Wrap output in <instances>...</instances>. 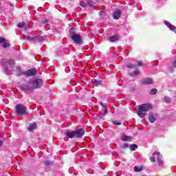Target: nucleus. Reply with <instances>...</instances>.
I'll return each instance as SVG.
<instances>
[{
  "instance_id": "1",
  "label": "nucleus",
  "mask_w": 176,
  "mask_h": 176,
  "mask_svg": "<svg viewBox=\"0 0 176 176\" xmlns=\"http://www.w3.org/2000/svg\"><path fill=\"white\" fill-rule=\"evenodd\" d=\"M85 133V129H78L76 131L67 129L65 131L64 135L66 138H82Z\"/></svg>"
},
{
  "instance_id": "2",
  "label": "nucleus",
  "mask_w": 176,
  "mask_h": 176,
  "mask_svg": "<svg viewBox=\"0 0 176 176\" xmlns=\"http://www.w3.org/2000/svg\"><path fill=\"white\" fill-rule=\"evenodd\" d=\"M151 108L152 105L151 104H142V105L139 106L138 109L136 111L137 115L139 116V118H141V119H144L146 115V112H148V111H149V109Z\"/></svg>"
},
{
  "instance_id": "3",
  "label": "nucleus",
  "mask_w": 176,
  "mask_h": 176,
  "mask_svg": "<svg viewBox=\"0 0 176 176\" xmlns=\"http://www.w3.org/2000/svg\"><path fill=\"white\" fill-rule=\"evenodd\" d=\"M15 114L17 116L21 115V116H27L28 115V111H27V107L24 104L19 103L15 107Z\"/></svg>"
},
{
  "instance_id": "4",
  "label": "nucleus",
  "mask_w": 176,
  "mask_h": 176,
  "mask_svg": "<svg viewBox=\"0 0 176 176\" xmlns=\"http://www.w3.org/2000/svg\"><path fill=\"white\" fill-rule=\"evenodd\" d=\"M69 32L72 34V40L76 43V45H82L83 39H82V36L76 34V32H74V28L69 30Z\"/></svg>"
},
{
  "instance_id": "5",
  "label": "nucleus",
  "mask_w": 176,
  "mask_h": 176,
  "mask_svg": "<svg viewBox=\"0 0 176 176\" xmlns=\"http://www.w3.org/2000/svg\"><path fill=\"white\" fill-rule=\"evenodd\" d=\"M30 83L33 90H35V89H41V87L43 86V80L41 78L31 80Z\"/></svg>"
},
{
  "instance_id": "6",
  "label": "nucleus",
  "mask_w": 176,
  "mask_h": 176,
  "mask_svg": "<svg viewBox=\"0 0 176 176\" xmlns=\"http://www.w3.org/2000/svg\"><path fill=\"white\" fill-rule=\"evenodd\" d=\"M6 65H7V67H6L4 69L5 74H6V75H12V74H13V72H12L11 69H9V67H14V60L10 59V60L6 61Z\"/></svg>"
},
{
  "instance_id": "7",
  "label": "nucleus",
  "mask_w": 176,
  "mask_h": 176,
  "mask_svg": "<svg viewBox=\"0 0 176 176\" xmlns=\"http://www.w3.org/2000/svg\"><path fill=\"white\" fill-rule=\"evenodd\" d=\"M36 74H38V70L34 68V69H30L25 72H21L20 75L21 76H26L27 78H30L31 76H35Z\"/></svg>"
},
{
  "instance_id": "8",
  "label": "nucleus",
  "mask_w": 176,
  "mask_h": 176,
  "mask_svg": "<svg viewBox=\"0 0 176 176\" xmlns=\"http://www.w3.org/2000/svg\"><path fill=\"white\" fill-rule=\"evenodd\" d=\"M21 90L24 91L25 93H28V91H33L34 88H32V85L31 84V81L26 82L25 84H23L21 86Z\"/></svg>"
},
{
  "instance_id": "9",
  "label": "nucleus",
  "mask_w": 176,
  "mask_h": 176,
  "mask_svg": "<svg viewBox=\"0 0 176 176\" xmlns=\"http://www.w3.org/2000/svg\"><path fill=\"white\" fill-rule=\"evenodd\" d=\"M122 16V11L120 9H116L113 12V19L114 20H119Z\"/></svg>"
},
{
  "instance_id": "10",
  "label": "nucleus",
  "mask_w": 176,
  "mask_h": 176,
  "mask_svg": "<svg viewBox=\"0 0 176 176\" xmlns=\"http://www.w3.org/2000/svg\"><path fill=\"white\" fill-rule=\"evenodd\" d=\"M155 155L157 156V160L158 166L160 167H162V166H163V161L162 160V157H160V152L155 151L153 153V156H155Z\"/></svg>"
},
{
  "instance_id": "11",
  "label": "nucleus",
  "mask_w": 176,
  "mask_h": 176,
  "mask_svg": "<svg viewBox=\"0 0 176 176\" xmlns=\"http://www.w3.org/2000/svg\"><path fill=\"white\" fill-rule=\"evenodd\" d=\"M164 23L165 24V25H166L168 27V28H169V30H170V31H173V32H175V34H176V27L175 26L173 25L168 21H164Z\"/></svg>"
},
{
  "instance_id": "12",
  "label": "nucleus",
  "mask_w": 176,
  "mask_h": 176,
  "mask_svg": "<svg viewBox=\"0 0 176 176\" xmlns=\"http://www.w3.org/2000/svg\"><path fill=\"white\" fill-rule=\"evenodd\" d=\"M148 119L151 123H155L156 119H157V114L155 113H150L148 115Z\"/></svg>"
},
{
  "instance_id": "13",
  "label": "nucleus",
  "mask_w": 176,
  "mask_h": 176,
  "mask_svg": "<svg viewBox=\"0 0 176 176\" xmlns=\"http://www.w3.org/2000/svg\"><path fill=\"white\" fill-rule=\"evenodd\" d=\"M142 85H153V79L151 78H143L141 80Z\"/></svg>"
},
{
  "instance_id": "14",
  "label": "nucleus",
  "mask_w": 176,
  "mask_h": 176,
  "mask_svg": "<svg viewBox=\"0 0 176 176\" xmlns=\"http://www.w3.org/2000/svg\"><path fill=\"white\" fill-rule=\"evenodd\" d=\"M43 36H36L34 37H32V42H38V43H40V42H43Z\"/></svg>"
},
{
  "instance_id": "15",
  "label": "nucleus",
  "mask_w": 176,
  "mask_h": 176,
  "mask_svg": "<svg viewBox=\"0 0 176 176\" xmlns=\"http://www.w3.org/2000/svg\"><path fill=\"white\" fill-rule=\"evenodd\" d=\"M19 28H21V30H23V31H25V30H28V25L25 23V22H20L18 24Z\"/></svg>"
},
{
  "instance_id": "16",
  "label": "nucleus",
  "mask_w": 176,
  "mask_h": 176,
  "mask_svg": "<svg viewBox=\"0 0 176 176\" xmlns=\"http://www.w3.org/2000/svg\"><path fill=\"white\" fill-rule=\"evenodd\" d=\"M121 140H122V141H124V142H130V141H131L132 138H131V136H127L125 134H123L121 136Z\"/></svg>"
},
{
  "instance_id": "17",
  "label": "nucleus",
  "mask_w": 176,
  "mask_h": 176,
  "mask_svg": "<svg viewBox=\"0 0 176 176\" xmlns=\"http://www.w3.org/2000/svg\"><path fill=\"white\" fill-rule=\"evenodd\" d=\"M35 129H36V122H33L28 126V130L29 131H34Z\"/></svg>"
},
{
  "instance_id": "18",
  "label": "nucleus",
  "mask_w": 176,
  "mask_h": 176,
  "mask_svg": "<svg viewBox=\"0 0 176 176\" xmlns=\"http://www.w3.org/2000/svg\"><path fill=\"white\" fill-rule=\"evenodd\" d=\"M92 83L94 86L98 87V86H101V85H102V81H101V80H93Z\"/></svg>"
},
{
  "instance_id": "19",
  "label": "nucleus",
  "mask_w": 176,
  "mask_h": 176,
  "mask_svg": "<svg viewBox=\"0 0 176 176\" xmlns=\"http://www.w3.org/2000/svg\"><path fill=\"white\" fill-rule=\"evenodd\" d=\"M116 41H119V36H113L109 37V41L110 42H116Z\"/></svg>"
},
{
  "instance_id": "20",
  "label": "nucleus",
  "mask_w": 176,
  "mask_h": 176,
  "mask_svg": "<svg viewBox=\"0 0 176 176\" xmlns=\"http://www.w3.org/2000/svg\"><path fill=\"white\" fill-rule=\"evenodd\" d=\"M129 149H130V151H135L136 149H138V145L131 144V145H129Z\"/></svg>"
},
{
  "instance_id": "21",
  "label": "nucleus",
  "mask_w": 176,
  "mask_h": 176,
  "mask_svg": "<svg viewBox=\"0 0 176 176\" xmlns=\"http://www.w3.org/2000/svg\"><path fill=\"white\" fill-rule=\"evenodd\" d=\"M138 75H140V71H138V70H136V71L133 72L129 74V76H133V77L138 76Z\"/></svg>"
},
{
  "instance_id": "22",
  "label": "nucleus",
  "mask_w": 176,
  "mask_h": 176,
  "mask_svg": "<svg viewBox=\"0 0 176 176\" xmlns=\"http://www.w3.org/2000/svg\"><path fill=\"white\" fill-rule=\"evenodd\" d=\"M105 113H102L99 115H98L96 118V120H100V119H102V118H104V116H105Z\"/></svg>"
},
{
  "instance_id": "23",
  "label": "nucleus",
  "mask_w": 176,
  "mask_h": 176,
  "mask_svg": "<svg viewBox=\"0 0 176 176\" xmlns=\"http://www.w3.org/2000/svg\"><path fill=\"white\" fill-rule=\"evenodd\" d=\"M23 39H25L26 41H30V42H32V37H30V36L23 34Z\"/></svg>"
},
{
  "instance_id": "24",
  "label": "nucleus",
  "mask_w": 176,
  "mask_h": 176,
  "mask_svg": "<svg viewBox=\"0 0 176 176\" xmlns=\"http://www.w3.org/2000/svg\"><path fill=\"white\" fill-rule=\"evenodd\" d=\"M121 149H126L127 148H129V143H124L123 144L120 145Z\"/></svg>"
},
{
  "instance_id": "25",
  "label": "nucleus",
  "mask_w": 176,
  "mask_h": 176,
  "mask_svg": "<svg viewBox=\"0 0 176 176\" xmlns=\"http://www.w3.org/2000/svg\"><path fill=\"white\" fill-rule=\"evenodd\" d=\"M134 171L135 173H141V171H142V168L138 167V166H135L134 167Z\"/></svg>"
},
{
  "instance_id": "26",
  "label": "nucleus",
  "mask_w": 176,
  "mask_h": 176,
  "mask_svg": "<svg viewBox=\"0 0 176 176\" xmlns=\"http://www.w3.org/2000/svg\"><path fill=\"white\" fill-rule=\"evenodd\" d=\"M87 5L89 6V8H93V6H94V1H92L91 0H88Z\"/></svg>"
},
{
  "instance_id": "27",
  "label": "nucleus",
  "mask_w": 176,
  "mask_h": 176,
  "mask_svg": "<svg viewBox=\"0 0 176 176\" xmlns=\"http://www.w3.org/2000/svg\"><path fill=\"white\" fill-rule=\"evenodd\" d=\"M100 104L101 105L102 108H103V109H105L104 112H108V109H107V105L104 104V102H100Z\"/></svg>"
},
{
  "instance_id": "28",
  "label": "nucleus",
  "mask_w": 176,
  "mask_h": 176,
  "mask_svg": "<svg viewBox=\"0 0 176 176\" xmlns=\"http://www.w3.org/2000/svg\"><path fill=\"white\" fill-rule=\"evenodd\" d=\"M156 93H157V89H153L150 91V96H155V94H156Z\"/></svg>"
},
{
  "instance_id": "29",
  "label": "nucleus",
  "mask_w": 176,
  "mask_h": 176,
  "mask_svg": "<svg viewBox=\"0 0 176 176\" xmlns=\"http://www.w3.org/2000/svg\"><path fill=\"white\" fill-rule=\"evenodd\" d=\"M155 159H157V157L155 155H153V156L150 157V160L151 162H152V163L156 162V160Z\"/></svg>"
},
{
  "instance_id": "30",
  "label": "nucleus",
  "mask_w": 176,
  "mask_h": 176,
  "mask_svg": "<svg viewBox=\"0 0 176 176\" xmlns=\"http://www.w3.org/2000/svg\"><path fill=\"white\" fill-rule=\"evenodd\" d=\"M126 67H127V68L131 69V68H135V67H137V65H133L131 63H127Z\"/></svg>"
},
{
  "instance_id": "31",
  "label": "nucleus",
  "mask_w": 176,
  "mask_h": 176,
  "mask_svg": "<svg viewBox=\"0 0 176 176\" xmlns=\"http://www.w3.org/2000/svg\"><path fill=\"white\" fill-rule=\"evenodd\" d=\"M71 50L68 47H66L63 50L64 54H69Z\"/></svg>"
},
{
  "instance_id": "32",
  "label": "nucleus",
  "mask_w": 176,
  "mask_h": 176,
  "mask_svg": "<svg viewBox=\"0 0 176 176\" xmlns=\"http://www.w3.org/2000/svg\"><path fill=\"white\" fill-rule=\"evenodd\" d=\"M56 56H64V51L63 50H58L56 52Z\"/></svg>"
},
{
  "instance_id": "33",
  "label": "nucleus",
  "mask_w": 176,
  "mask_h": 176,
  "mask_svg": "<svg viewBox=\"0 0 176 176\" xmlns=\"http://www.w3.org/2000/svg\"><path fill=\"white\" fill-rule=\"evenodd\" d=\"M44 166L49 167V166H52V162L50 161H45L44 162Z\"/></svg>"
},
{
  "instance_id": "34",
  "label": "nucleus",
  "mask_w": 176,
  "mask_h": 176,
  "mask_svg": "<svg viewBox=\"0 0 176 176\" xmlns=\"http://www.w3.org/2000/svg\"><path fill=\"white\" fill-rule=\"evenodd\" d=\"M10 46V44L6 43V41H5L3 43V47L4 49H7V47H9Z\"/></svg>"
},
{
  "instance_id": "35",
  "label": "nucleus",
  "mask_w": 176,
  "mask_h": 176,
  "mask_svg": "<svg viewBox=\"0 0 176 176\" xmlns=\"http://www.w3.org/2000/svg\"><path fill=\"white\" fill-rule=\"evenodd\" d=\"M164 100H165V102H166L167 104L170 103V101H171V98L167 97V96H165V98H164Z\"/></svg>"
},
{
  "instance_id": "36",
  "label": "nucleus",
  "mask_w": 176,
  "mask_h": 176,
  "mask_svg": "<svg viewBox=\"0 0 176 176\" xmlns=\"http://www.w3.org/2000/svg\"><path fill=\"white\" fill-rule=\"evenodd\" d=\"M6 42V39L3 37H0V43H5Z\"/></svg>"
},
{
  "instance_id": "37",
  "label": "nucleus",
  "mask_w": 176,
  "mask_h": 176,
  "mask_svg": "<svg viewBox=\"0 0 176 176\" xmlns=\"http://www.w3.org/2000/svg\"><path fill=\"white\" fill-rule=\"evenodd\" d=\"M112 123H113V124H115V126H120V124H122V123L116 122L115 121H113Z\"/></svg>"
},
{
  "instance_id": "38",
  "label": "nucleus",
  "mask_w": 176,
  "mask_h": 176,
  "mask_svg": "<svg viewBox=\"0 0 176 176\" xmlns=\"http://www.w3.org/2000/svg\"><path fill=\"white\" fill-rule=\"evenodd\" d=\"M80 6H82V8H85L86 7V3H85L84 1H80Z\"/></svg>"
},
{
  "instance_id": "39",
  "label": "nucleus",
  "mask_w": 176,
  "mask_h": 176,
  "mask_svg": "<svg viewBox=\"0 0 176 176\" xmlns=\"http://www.w3.org/2000/svg\"><path fill=\"white\" fill-rule=\"evenodd\" d=\"M138 65L139 67H142V62H140V61L138 62Z\"/></svg>"
},
{
  "instance_id": "40",
  "label": "nucleus",
  "mask_w": 176,
  "mask_h": 176,
  "mask_svg": "<svg viewBox=\"0 0 176 176\" xmlns=\"http://www.w3.org/2000/svg\"><path fill=\"white\" fill-rule=\"evenodd\" d=\"M102 13H105V12L100 11L99 13H98L99 16H101L102 14Z\"/></svg>"
},
{
  "instance_id": "41",
  "label": "nucleus",
  "mask_w": 176,
  "mask_h": 176,
  "mask_svg": "<svg viewBox=\"0 0 176 176\" xmlns=\"http://www.w3.org/2000/svg\"><path fill=\"white\" fill-rule=\"evenodd\" d=\"M3 144V142L0 140V148H1V146H2Z\"/></svg>"
},
{
  "instance_id": "42",
  "label": "nucleus",
  "mask_w": 176,
  "mask_h": 176,
  "mask_svg": "<svg viewBox=\"0 0 176 176\" xmlns=\"http://www.w3.org/2000/svg\"><path fill=\"white\" fill-rule=\"evenodd\" d=\"M47 21H45V24H47Z\"/></svg>"
},
{
  "instance_id": "43",
  "label": "nucleus",
  "mask_w": 176,
  "mask_h": 176,
  "mask_svg": "<svg viewBox=\"0 0 176 176\" xmlns=\"http://www.w3.org/2000/svg\"><path fill=\"white\" fill-rule=\"evenodd\" d=\"M95 1H96V2L98 1V0H95Z\"/></svg>"
}]
</instances>
